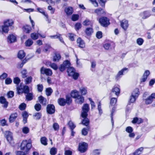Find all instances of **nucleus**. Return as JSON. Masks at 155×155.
Returning a JSON list of instances; mask_svg holds the SVG:
<instances>
[{"instance_id":"nucleus-1","label":"nucleus","mask_w":155,"mask_h":155,"mask_svg":"<svg viewBox=\"0 0 155 155\" xmlns=\"http://www.w3.org/2000/svg\"><path fill=\"white\" fill-rule=\"evenodd\" d=\"M31 139L23 140L21 143L20 146L21 149L23 150H25L27 152L29 150L31 147Z\"/></svg>"},{"instance_id":"nucleus-2","label":"nucleus","mask_w":155,"mask_h":155,"mask_svg":"<svg viewBox=\"0 0 155 155\" xmlns=\"http://www.w3.org/2000/svg\"><path fill=\"white\" fill-rule=\"evenodd\" d=\"M67 72L69 76H72L74 80H77L79 76V74L75 72L74 69L72 67L68 68Z\"/></svg>"},{"instance_id":"nucleus-3","label":"nucleus","mask_w":155,"mask_h":155,"mask_svg":"<svg viewBox=\"0 0 155 155\" xmlns=\"http://www.w3.org/2000/svg\"><path fill=\"white\" fill-rule=\"evenodd\" d=\"M140 92L138 88H136L132 93V95L130 96V101L129 103H133L136 101V99L137 98Z\"/></svg>"},{"instance_id":"nucleus-4","label":"nucleus","mask_w":155,"mask_h":155,"mask_svg":"<svg viewBox=\"0 0 155 155\" xmlns=\"http://www.w3.org/2000/svg\"><path fill=\"white\" fill-rule=\"evenodd\" d=\"M99 22L103 26L106 27L110 24L109 20L106 17H103L99 19Z\"/></svg>"},{"instance_id":"nucleus-5","label":"nucleus","mask_w":155,"mask_h":155,"mask_svg":"<svg viewBox=\"0 0 155 155\" xmlns=\"http://www.w3.org/2000/svg\"><path fill=\"white\" fill-rule=\"evenodd\" d=\"M82 109L81 117H87L88 115L87 113L90 109L89 105L87 104H85L83 106Z\"/></svg>"},{"instance_id":"nucleus-6","label":"nucleus","mask_w":155,"mask_h":155,"mask_svg":"<svg viewBox=\"0 0 155 155\" xmlns=\"http://www.w3.org/2000/svg\"><path fill=\"white\" fill-rule=\"evenodd\" d=\"M88 144L85 142L80 143L79 144L78 150L81 153L85 152L87 150Z\"/></svg>"},{"instance_id":"nucleus-7","label":"nucleus","mask_w":155,"mask_h":155,"mask_svg":"<svg viewBox=\"0 0 155 155\" xmlns=\"http://www.w3.org/2000/svg\"><path fill=\"white\" fill-rule=\"evenodd\" d=\"M70 63L69 61L66 60L64 62L63 64L61 65L59 68V70L61 71L62 72L65 70L66 68H68L70 67Z\"/></svg>"},{"instance_id":"nucleus-8","label":"nucleus","mask_w":155,"mask_h":155,"mask_svg":"<svg viewBox=\"0 0 155 155\" xmlns=\"http://www.w3.org/2000/svg\"><path fill=\"white\" fill-rule=\"evenodd\" d=\"M47 113L50 114H54L55 112V108L54 105L52 104H48L46 107Z\"/></svg>"},{"instance_id":"nucleus-9","label":"nucleus","mask_w":155,"mask_h":155,"mask_svg":"<svg viewBox=\"0 0 155 155\" xmlns=\"http://www.w3.org/2000/svg\"><path fill=\"white\" fill-rule=\"evenodd\" d=\"M40 73L41 74H45L48 76H51L52 74V71L50 69L45 68L43 67L41 68Z\"/></svg>"},{"instance_id":"nucleus-10","label":"nucleus","mask_w":155,"mask_h":155,"mask_svg":"<svg viewBox=\"0 0 155 155\" xmlns=\"http://www.w3.org/2000/svg\"><path fill=\"white\" fill-rule=\"evenodd\" d=\"M147 95V93H145L143 95V99L145 101V103L146 104H149L152 103L153 100L149 96L147 98H146V96Z\"/></svg>"},{"instance_id":"nucleus-11","label":"nucleus","mask_w":155,"mask_h":155,"mask_svg":"<svg viewBox=\"0 0 155 155\" xmlns=\"http://www.w3.org/2000/svg\"><path fill=\"white\" fill-rule=\"evenodd\" d=\"M4 134L7 141L9 143H10L12 140L13 139L12 133L9 131H5Z\"/></svg>"},{"instance_id":"nucleus-12","label":"nucleus","mask_w":155,"mask_h":155,"mask_svg":"<svg viewBox=\"0 0 155 155\" xmlns=\"http://www.w3.org/2000/svg\"><path fill=\"white\" fill-rule=\"evenodd\" d=\"M127 68H124L119 71L115 76L116 80H117L121 77L124 74V73L125 72V71H127Z\"/></svg>"},{"instance_id":"nucleus-13","label":"nucleus","mask_w":155,"mask_h":155,"mask_svg":"<svg viewBox=\"0 0 155 155\" xmlns=\"http://www.w3.org/2000/svg\"><path fill=\"white\" fill-rule=\"evenodd\" d=\"M120 23L121 27L124 30H127L129 25L128 21L125 19H124L120 21Z\"/></svg>"},{"instance_id":"nucleus-14","label":"nucleus","mask_w":155,"mask_h":155,"mask_svg":"<svg viewBox=\"0 0 155 155\" xmlns=\"http://www.w3.org/2000/svg\"><path fill=\"white\" fill-rule=\"evenodd\" d=\"M37 11L39 12L42 13L46 17V20L48 21V23H50L51 20L49 19L47 13H46L45 12L43 11V10L42 8H37Z\"/></svg>"},{"instance_id":"nucleus-15","label":"nucleus","mask_w":155,"mask_h":155,"mask_svg":"<svg viewBox=\"0 0 155 155\" xmlns=\"http://www.w3.org/2000/svg\"><path fill=\"white\" fill-rule=\"evenodd\" d=\"M16 41V37L13 34L9 35L7 38V41L8 43H11L15 42Z\"/></svg>"},{"instance_id":"nucleus-16","label":"nucleus","mask_w":155,"mask_h":155,"mask_svg":"<svg viewBox=\"0 0 155 155\" xmlns=\"http://www.w3.org/2000/svg\"><path fill=\"white\" fill-rule=\"evenodd\" d=\"M77 45L80 48H83L85 47V43L81 38H78L77 40Z\"/></svg>"},{"instance_id":"nucleus-17","label":"nucleus","mask_w":155,"mask_h":155,"mask_svg":"<svg viewBox=\"0 0 155 155\" xmlns=\"http://www.w3.org/2000/svg\"><path fill=\"white\" fill-rule=\"evenodd\" d=\"M9 30L8 27L4 25L2 26H0V33L3 34L4 33H7Z\"/></svg>"},{"instance_id":"nucleus-18","label":"nucleus","mask_w":155,"mask_h":155,"mask_svg":"<svg viewBox=\"0 0 155 155\" xmlns=\"http://www.w3.org/2000/svg\"><path fill=\"white\" fill-rule=\"evenodd\" d=\"M0 103L4 104L3 106L4 107L6 108L8 107V103L4 97L1 96L0 97Z\"/></svg>"},{"instance_id":"nucleus-19","label":"nucleus","mask_w":155,"mask_h":155,"mask_svg":"<svg viewBox=\"0 0 155 155\" xmlns=\"http://www.w3.org/2000/svg\"><path fill=\"white\" fill-rule=\"evenodd\" d=\"M17 117L18 114L16 113L11 114L9 118V122L12 123L14 122Z\"/></svg>"},{"instance_id":"nucleus-20","label":"nucleus","mask_w":155,"mask_h":155,"mask_svg":"<svg viewBox=\"0 0 155 155\" xmlns=\"http://www.w3.org/2000/svg\"><path fill=\"white\" fill-rule=\"evenodd\" d=\"M143 122V120L142 119L137 117L134 118L132 121V123L134 124H139Z\"/></svg>"},{"instance_id":"nucleus-21","label":"nucleus","mask_w":155,"mask_h":155,"mask_svg":"<svg viewBox=\"0 0 155 155\" xmlns=\"http://www.w3.org/2000/svg\"><path fill=\"white\" fill-rule=\"evenodd\" d=\"M140 15L143 19H146L150 16V12L147 11H145L140 14Z\"/></svg>"},{"instance_id":"nucleus-22","label":"nucleus","mask_w":155,"mask_h":155,"mask_svg":"<svg viewBox=\"0 0 155 155\" xmlns=\"http://www.w3.org/2000/svg\"><path fill=\"white\" fill-rule=\"evenodd\" d=\"M120 93V89L118 87H114L112 90V93L114 94L117 96H118Z\"/></svg>"},{"instance_id":"nucleus-23","label":"nucleus","mask_w":155,"mask_h":155,"mask_svg":"<svg viewBox=\"0 0 155 155\" xmlns=\"http://www.w3.org/2000/svg\"><path fill=\"white\" fill-rule=\"evenodd\" d=\"M84 97L81 95L79 96V97L76 99V102L78 104H82L84 102Z\"/></svg>"},{"instance_id":"nucleus-24","label":"nucleus","mask_w":155,"mask_h":155,"mask_svg":"<svg viewBox=\"0 0 155 155\" xmlns=\"http://www.w3.org/2000/svg\"><path fill=\"white\" fill-rule=\"evenodd\" d=\"M14 24V21L12 19H7L5 21L4 24L8 26H10Z\"/></svg>"},{"instance_id":"nucleus-25","label":"nucleus","mask_w":155,"mask_h":155,"mask_svg":"<svg viewBox=\"0 0 155 155\" xmlns=\"http://www.w3.org/2000/svg\"><path fill=\"white\" fill-rule=\"evenodd\" d=\"M95 12L97 15L99 16H101L102 14L105 13L104 10L101 8H99L96 9L95 11Z\"/></svg>"},{"instance_id":"nucleus-26","label":"nucleus","mask_w":155,"mask_h":155,"mask_svg":"<svg viewBox=\"0 0 155 155\" xmlns=\"http://www.w3.org/2000/svg\"><path fill=\"white\" fill-rule=\"evenodd\" d=\"M31 27L28 25L24 26L23 27V31L26 33H29L31 30Z\"/></svg>"},{"instance_id":"nucleus-27","label":"nucleus","mask_w":155,"mask_h":155,"mask_svg":"<svg viewBox=\"0 0 155 155\" xmlns=\"http://www.w3.org/2000/svg\"><path fill=\"white\" fill-rule=\"evenodd\" d=\"M80 95L79 92L76 90L72 91L71 93V96L74 98H76Z\"/></svg>"},{"instance_id":"nucleus-28","label":"nucleus","mask_w":155,"mask_h":155,"mask_svg":"<svg viewBox=\"0 0 155 155\" xmlns=\"http://www.w3.org/2000/svg\"><path fill=\"white\" fill-rule=\"evenodd\" d=\"M23 86L21 85L17 86V91L18 94H20L23 93Z\"/></svg>"},{"instance_id":"nucleus-29","label":"nucleus","mask_w":155,"mask_h":155,"mask_svg":"<svg viewBox=\"0 0 155 155\" xmlns=\"http://www.w3.org/2000/svg\"><path fill=\"white\" fill-rule=\"evenodd\" d=\"M26 100L28 101H30L33 98V94L32 92L26 94L25 96Z\"/></svg>"},{"instance_id":"nucleus-30","label":"nucleus","mask_w":155,"mask_h":155,"mask_svg":"<svg viewBox=\"0 0 155 155\" xmlns=\"http://www.w3.org/2000/svg\"><path fill=\"white\" fill-rule=\"evenodd\" d=\"M90 127L89 126H87V127L83 128L81 131L82 134L84 136H86L88 134V132L89 130Z\"/></svg>"},{"instance_id":"nucleus-31","label":"nucleus","mask_w":155,"mask_h":155,"mask_svg":"<svg viewBox=\"0 0 155 155\" xmlns=\"http://www.w3.org/2000/svg\"><path fill=\"white\" fill-rule=\"evenodd\" d=\"M58 103L60 106H64L66 104L65 99L62 98H60L58 100Z\"/></svg>"},{"instance_id":"nucleus-32","label":"nucleus","mask_w":155,"mask_h":155,"mask_svg":"<svg viewBox=\"0 0 155 155\" xmlns=\"http://www.w3.org/2000/svg\"><path fill=\"white\" fill-rule=\"evenodd\" d=\"M25 54L24 51L23 50H20L19 51L18 53V58L22 59L25 56Z\"/></svg>"},{"instance_id":"nucleus-33","label":"nucleus","mask_w":155,"mask_h":155,"mask_svg":"<svg viewBox=\"0 0 155 155\" xmlns=\"http://www.w3.org/2000/svg\"><path fill=\"white\" fill-rule=\"evenodd\" d=\"M38 100L40 103L45 105L46 104V100L42 96H40L38 97Z\"/></svg>"},{"instance_id":"nucleus-34","label":"nucleus","mask_w":155,"mask_h":155,"mask_svg":"<svg viewBox=\"0 0 155 155\" xmlns=\"http://www.w3.org/2000/svg\"><path fill=\"white\" fill-rule=\"evenodd\" d=\"M65 11L68 15H70L73 12V8L71 7H69L65 8Z\"/></svg>"},{"instance_id":"nucleus-35","label":"nucleus","mask_w":155,"mask_h":155,"mask_svg":"<svg viewBox=\"0 0 155 155\" xmlns=\"http://www.w3.org/2000/svg\"><path fill=\"white\" fill-rule=\"evenodd\" d=\"M61 58V56L59 54H55L53 57V61H58Z\"/></svg>"},{"instance_id":"nucleus-36","label":"nucleus","mask_w":155,"mask_h":155,"mask_svg":"<svg viewBox=\"0 0 155 155\" xmlns=\"http://www.w3.org/2000/svg\"><path fill=\"white\" fill-rule=\"evenodd\" d=\"M83 118H84V119L82 121V124L87 127L88 126V125L89 122V119L87 118V117Z\"/></svg>"},{"instance_id":"nucleus-37","label":"nucleus","mask_w":155,"mask_h":155,"mask_svg":"<svg viewBox=\"0 0 155 155\" xmlns=\"http://www.w3.org/2000/svg\"><path fill=\"white\" fill-rule=\"evenodd\" d=\"M80 91L82 95H84L87 93V88L86 87H81L80 89Z\"/></svg>"},{"instance_id":"nucleus-38","label":"nucleus","mask_w":155,"mask_h":155,"mask_svg":"<svg viewBox=\"0 0 155 155\" xmlns=\"http://www.w3.org/2000/svg\"><path fill=\"white\" fill-rule=\"evenodd\" d=\"M32 78L31 76H29L26 78L24 80L25 83L26 84H28L31 83L32 81Z\"/></svg>"},{"instance_id":"nucleus-39","label":"nucleus","mask_w":155,"mask_h":155,"mask_svg":"<svg viewBox=\"0 0 155 155\" xmlns=\"http://www.w3.org/2000/svg\"><path fill=\"white\" fill-rule=\"evenodd\" d=\"M143 150V147H141L137 149L132 154L133 155H139L141 153L142 151Z\"/></svg>"},{"instance_id":"nucleus-40","label":"nucleus","mask_w":155,"mask_h":155,"mask_svg":"<svg viewBox=\"0 0 155 155\" xmlns=\"http://www.w3.org/2000/svg\"><path fill=\"white\" fill-rule=\"evenodd\" d=\"M71 101L72 100L71 96L69 95H66L65 99L66 104H67L68 105H69Z\"/></svg>"},{"instance_id":"nucleus-41","label":"nucleus","mask_w":155,"mask_h":155,"mask_svg":"<svg viewBox=\"0 0 155 155\" xmlns=\"http://www.w3.org/2000/svg\"><path fill=\"white\" fill-rule=\"evenodd\" d=\"M93 32V30L91 28H88L86 29L85 33L87 35H90Z\"/></svg>"},{"instance_id":"nucleus-42","label":"nucleus","mask_w":155,"mask_h":155,"mask_svg":"<svg viewBox=\"0 0 155 155\" xmlns=\"http://www.w3.org/2000/svg\"><path fill=\"white\" fill-rule=\"evenodd\" d=\"M23 93L25 94L28 93L30 92L29 87L27 85L23 86Z\"/></svg>"},{"instance_id":"nucleus-43","label":"nucleus","mask_w":155,"mask_h":155,"mask_svg":"<svg viewBox=\"0 0 155 155\" xmlns=\"http://www.w3.org/2000/svg\"><path fill=\"white\" fill-rule=\"evenodd\" d=\"M33 43L32 40L31 39H29L25 41V44L26 46L29 47L32 45Z\"/></svg>"},{"instance_id":"nucleus-44","label":"nucleus","mask_w":155,"mask_h":155,"mask_svg":"<svg viewBox=\"0 0 155 155\" xmlns=\"http://www.w3.org/2000/svg\"><path fill=\"white\" fill-rule=\"evenodd\" d=\"M41 143L45 145H47V139L45 137H43L41 139Z\"/></svg>"},{"instance_id":"nucleus-45","label":"nucleus","mask_w":155,"mask_h":155,"mask_svg":"<svg viewBox=\"0 0 155 155\" xmlns=\"http://www.w3.org/2000/svg\"><path fill=\"white\" fill-rule=\"evenodd\" d=\"M57 149L54 147H52L50 150V153L51 155H55L57 153Z\"/></svg>"},{"instance_id":"nucleus-46","label":"nucleus","mask_w":155,"mask_h":155,"mask_svg":"<svg viewBox=\"0 0 155 155\" xmlns=\"http://www.w3.org/2000/svg\"><path fill=\"white\" fill-rule=\"evenodd\" d=\"M20 79L18 77H16L14 78L13 79V82L14 84H16V86H18V85L20 83Z\"/></svg>"},{"instance_id":"nucleus-47","label":"nucleus","mask_w":155,"mask_h":155,"mask_svg":"<svg viewBox=\"0 0 155 155\" xmlns=\"http://www.w3.org/2000/svg\"><path fill=\"white\" fill-rule=\"evenodd\" d=\"M101 101H99L97 109L99 111V114L100 115L102 114V110L101 109Z\"/></svg>"},{"instance_id":"nucleus-48","label":"nucleus","mask_w":155,"mask_h":155,"mask_svg":"<svg viewBox=\"0 0 155 155\" xmlns=\"http://www.w3.org/2000/svg\"><path fill=\"white\" fill-rule=\"evenodd\" d=\"M53 92L52 90L50 87L47 88L46 90V94L48 96H50Z\"/></svg>"},{"instance_id":"nucleus-49","label":"nucleus","mask_w":155,"mask_h":155,"mask_svg":"<svg viewBox=\"0 0 155 155\" xmlns=\"http://www.w3.org/2000/svg\"><path fill=\"white\" fill-rule=\"evenodd\" d=\"M26 107V104L25 103H22L20 105L19 108L20 110H23L25 109Z\"/></svg>"},{"instance_id":"nucleus-50","label":"nucleus","mask_w":155,"mask_h":155,"mask_svg":"<svg viewBox=\"0 0 155 155\" xmlns=\"http://www.w3.org/2000/svg\"><path fill=\"white\" fill-rule=\"evenodd\" d=\"M79 17V16L78 15L73 14L72 16L71 19L73 21H75L78 20Z\"/></svg>"},{"instance_id":"nucleus-51","label":"nucleus","mask_w":155,"mask_h":155,"mask_svg":"<svg viewBox=\"0 0 155 155\" xmlns=\"http://www.w3.org/2000/svg\"><path fill=\"white\" fill-rule=\"evenodd\" d=\"M41 114L40 113H35V115H33V116L35 118V119L38 120H39L41 117Z\"/></svg>"},{"instance_id":"nucleus-52","label":"nucleus","mask_w":155,"mask_h":155,"mask_svg":"<svg viewBox=\"0 0 155 155\" xmlns=\"http://www.w3.org/2000/svg\"><path fill=\"white\" fill-rule=\"evenodd\" d=\"M53 127L55 131L58 130L59 128L58 124L57 123H55L53 124Z\"/></svg>"},{"instance_id":"nucleus-53","label":"nucleus","mask_w":155,"mask_h":155,"mask_svg":"<svg viewBox=\"0 0 155 155\" xmlns=\"http://www.w3.org/2000/svg\"><path fill=\"white\" fill-rule=\"evenodd\" d=\"M100 150H94L93 151L92 155H100Z\"/></svg>"},{"instance_id":"nucleus-54","label":"nucleus","mask_w":155,"mask_h":155,"mask_svg":"<svg viewBox=\"0 0 155 155\" xmlns=\"http://www.w3.org/2000/svg\"><path fill=\"white\" fill-rule=\"evenodd\" d=\"M143 41H144L143 39L141 38H138L137 40V43L139 45H142Z\"/></svg>"},{"instance_id":"nucleus-55","label":"nucleus","mask_w":155,"mask_h":155,"mask_svg":"<svg viewBox=\"0 0 155 155\" xmlns=\"http://www.w3.org/2000/svg\"><path fill=\"white\" fill-rule=\"evenodd\" d=\"M117 101V99L115 97H113L111 98L110 101V104L112 105H114Z\"/></svg>"},{"instance_id":"nucleus-56","label":"nucleus","mask_w":155,"mask_h":155,"mask_svg":"<svg viewBox=\"0 0 155 155\" xmlns=\"http://www.w3.org/2000/svg\"><path fill=\"white\" fill-rule=\"evenodd\" d=\"M31 38L33 40H36L38 38V35L35 33H32L31 34Z\"/></svg>"},{"instance_id":"nucleus-57","label":"nucleus","mask_w":155,"mask_h":155,"mask_svg":"<svg viewBox=\"0 0 155 155\" xmlns=\"http://www.w3.org/2000/svg\"><path fill=\"white\" fill-rule=\"evenodd\" d=\"M81 27V25L80 23H77L75 25V29L76 31L78 30Z\"/></svg>"},{"instance_id":"nucleus-58","label":"nucleus","mask_w":155,"mask_h":155,"mask_svg":"<svg viewBox=\"0 0 155 155\" xmlns=\"http://www.w3.org/2000/svg\"><path fill=\"white\" fill-rule=\"evenodd\" d=\"M35 108L37 111H39L41 110V106L39 104H37L35 106Z\"/></svg>"},{"instance_id":"nucleus-59","label":"nucleus","mask_w":155,"mask_h":155,"mask_svg":"<svg viewBox=\"0 0 155 155\" xmlns=\"http://www.w3.org/2000/svg\"><path fill=\"white\" fill-rule=\"evenodd\" d=\"M50 66L54 70H57L58 69V67L56 64L54 63H51L50 64Z\"/></svg>"},{"instance_id":"nucleus-60","label":"nucleus","mask_w":155,"mask_h":155,"mask_svg":"<svg viewBox=\"0 0 155 155\" xmlns=\"http://www.w3.org/2000/svg\"><path fill=\"white\" fill-rule=\"evenodd\" d=\"M68 125L71 130H73L75 128L76 126L74 124L73 122L71 121H70L68 123Z\"/></svg>"},{"instance_id":"nucleus-61","label":"nucleus","mask_w":155,"mask_h":155,"mask_svg":"<svg viewBox=\"0 0 155 155\" xmlns=\"http://www.w3.org/2000/svg\"><path fill=\"white\" fill-rule=\"evenodd\" d=\"M22 77L23 78H25L27 77V70L24 69L21 71Z\"/></svg>"},{"instance_id":"nucleus-62","label":"nucleus","mask_w":155,"mask_h":155,"mask_svg":"<svg viewBox=\"0 0 155 155\" xmlns=\"http://www.w3.org/2000/svg\"><path fill=\"white\" fill-rule=\"evenodd\" d=\"M7 96L8 98H12L14 96V92L13 91H10L7 93Z\"/></svg>"},{"instance_id":"nucleus-63","label":"nucleus","mask_w":155,"mask_h":155,"mask_svg":"<svg viewBox=\"0 0 155 155\" xmlns=\"http://www.w3.org/2000/svg\"><path fill=\"white\" fill-rule=\"evenodd\" d=\"M7 77L8 74L5 73H4L0 76V80H3Z\"/></svg>"},{"instance_id":"nucleus-64","label":"nucleus","mask_w":155,"mask_h":155,"mask_svg":"<svg viewBox=\"0 0 155 155\" xmlns=\"http://www.w3.org/2000/svg\"><path fill=\"white\" fill-rule=\"evenodd\" d=\"M12 82V80L9 78H7L5 80V84H11Z\"/></svg>"}]
</instances>
